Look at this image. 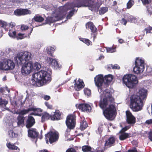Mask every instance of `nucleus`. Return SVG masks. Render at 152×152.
<instances>
[{"label":"nucleus","instance_id":"29","mask_svg":"<svg viewBox=\"0 0 152 152\" xmlns=\"http://www.w3.org/2000/svg\"><path fill=\"white\" fill-rule=\"evenodd\" d=\"M121 135L119 136V138L121 140H124L131 137L129 135L131 134L127 133H120Z\"/></svg>","mask_w":152,"mask_h":152},{"label":"nucleus","instance_id":"37","mask_svg":"<svg viewBox=\"0 0 152 152\" xmlns=\"http://www.w3.org/2000/svg\"><path fill=\"white\" fill-rule=\"evenodd\" d=\"M92 148L91 146L88 145H85L82 147V150L83 152L92 151Z\"/></svg>","mask_w":152,"mask_h":152},{"label":"nucleus","instance_id":"8","mask_svg":"<svg viewBox=\"0 0 152 152\" xmlns=\"http://www.w3.org/2000/svg\"><path fill=\"white\" fill-rule=\"evenodd\" d=\"M45 140L46 143H50L52 144L58 140L59 138V134L56 132L50 131L45 134Z\"/></svg>","mask_w":152,"mask_h":152},{"label":"nucleus","instance_id":"6","mask_svg":"<svg viewBox=\"0 0 152 152\" xmlns=\"http://www.w3.org/2000/svg\"><path fill=\"white\" fill-rule=\"evenodd\" d=\"M123 83L129 88H133L138 83L137 77L131 74L124 75L122 78Z\"/></svg>","mask_w":152,"mask_h":152},{"label":"nucleus","instance_id":"28","mask_svg":"<svg viewBox=\"0 0 152 152\" xmlns=\"http://www.w3.org/2000/svg\"><path fill=\"white\" fill-rule=\"evenodd\" d=\"M7 60L0 62V69L2 70H8L9 68L7 66Z\"/></svg>","mask_w":152,"mask_h":152},{"label":"nucleus","instance_id":"27","mask_svg":"<svg viewBox=\"0 0 152 152\" xmlns=\"http://www.w3.org/2000/svg\"><path fill=\"white\" fill-rule=\"evenodd\" d=\"M33 31V28H31L30 32L28 34V36L26 35L24 36V34H22L21 33H19L16 36V38L18 39H22L24 38L25 37H28V38H30V35L31 34V33H32Z\"/></svg>","mask_w":152,"mask_h":152},{"label":"nucleus","instance_id":"43","mask_svg":"<svg viewBox=\"0 0 152 152\" xmlns=\"http://www.w3.org/2000/svg\"><path fill=\"white\" fill-rule=\"evenodd\" d=\"M8 34L10 37L13 38L16 37L17 36L16 35V32L15 31H12L10 29L9 30L8 32Z\"/></svg>","mask_w":152,"mask_h":152},{"label":"nucleus","instance_id":"16","mask_svg":"<svg viewBox=\"0 0 152 152\" xmlns=\"http://www.w3.org/2000/svg\"><path fill=\"white\" fill-rule=\"evenodd\" d=\"M35 121L34 118L30 115H28L26 122V126L27 128H30L35 124Z\"/></svg>","mask_w":152,"mask_h":152},{"label":"nucleus","instance_id":"52","mask_svg":"<svg viewBox=\"0 0 152 152\" xmlns=\"http://www.w3.org/2000/svg\"><path fill=\"white\" fill-rule=\"evenodd\" d=\"M148 137L149 139L152 142V131H151L148 133Z\"/></svg>","mask_w":152,"mask_h":152},{"label":"nucleus","instance_id":"56","mask_svg":"<svg viewBox=\"0 0 152 152\" xmlns=\"http://www.w3.org/2000/svg\"><path fill=\"white\" fill-rule=\"evenodd\" d=\"M145 124L150 125L152 124V119L147 120L145 122Z\"/></svg>","mask_w":152,"mask_h":152},{"label":"nucleus","instance_id":"15","mask_svg":"<svg viewBox=\"0 0 152 152\" xmlns=\"http://www.w3.org/2000/svg\"><path fill=\"white\" fill-rule=\"evenodd\" d=\"M75 79L74 80L73 82L75 83L74 88L76 91H79L84 87L85 84L83 80L79 79L77 81Z\"/></svg>","mask_w":152,"mask_h":152},{"label":"nucleus","instance_id":"10","mask_svg":"<svg viewBox=\"0 0 152 152\" xmlns=\"http://www.w3.org/2000/svg\"><path fill=\"white\" fill-rule=\"evenodd\" d=\"M76 115L75 113L69 114L67 116L66 124L67 128L70 129H73L76 124Z\"/></svg>","mask_w":152,"mask_h":152},{"label":"nucleus","instance_id":"7","mask_svg":"<svg viewBox=\"0 0 152 152\" xmlns=\"http://www.w3.org/2000/svg\"><path fill=\"white\" fill-rule=\"evenodd\" d=\"M145 64L144 59L139 57L136 58L135 61V66L133 69L134 72L137 74L142 72L145 69Z\"/></svg>","mask_w":152,"mask_h":152},{"label":"nucleus","instance_id":"53","mask_svg":"<svg viewBox=\"0 0 152 152\" xmlns=\"http://www.w3.org/2000/svg\"><path fill=\"white\" fill-rule=\"evenodd\" d=\"M127 23V21L124 18H122L121 21V23L124 25H126Z\"/></svg>","mask_w":152,"mask_h":152},{"label":"nucleus","instance_id":"30","mask_svg":"<svg viewBox=\"0 0 152 152\" xmlns=\"http://www.w3.org/2000/svg\"><path fill=\"white\" fill-rule=\"evenodd\" d=\"M31 107L28 108L27 109H23L18 112L17 114H19V115H25L28 113L29 111H31Z\"/></svg>","mask_w":152,"mask_h":152},{"label":"nucleus","instance_id":"62","mask_svg":"<svg viewBox=\"0 0 152 152\" xmlns=\"http://www.w3.org/2000/svg\"><path fill=\"white\" fill-rule=\"evenodd\" d=\"M118 42L122 44L123 43L125 42L124 40L122 39H118Z\"/></svg>","mask_w":152,"mask_h":152},{"label":"nucleus","instance_id":"59","mask_svg":"<svg viewBox=\"0 0 152 152\" xmlns=\"http://www.w3.org/2000/svg\"><path fill=\"white\" fill-rule=\"evenodd\" d=\"M44 98L45 100H48L50 99V97L49 96L45 95L44 96Z\"/></svg>","mask_w":152,"mask_h":152},{"label":"nucleus","instance_id":"51","mask_svg":"<svg viewBox=\"0 0 152 152\" xmlns=\"http://www.w3.org/2000/svg\"><path fill=\"white\" fill-rule=\"evenodd\" d=\"M29 27L27 25H23L21 26L20 29L22 30H26L28 29Z\"/></svg>","mask_w":152,"mask_h":152},{"label":"nucleus","instance_id":"25","mask_svg":"<svg viewBox=\"0 0 152 152\" xmlns=\"http://www.w3.org/2000/svg\"><path fill=\"white\" fill-rule=\"evenodd\" d=\"M25 117L22 115H18L17 117V125L18 126L24 125Z\"/></svg>","mask_w":152,"mask_h":152},{"label":"nucleus","instance_id":"12","mask_svg":"<svg viewBox=\"0 0 152 152\" xmlns=\"http://www.w3.org/2000/svg\"><path fill=\"white\" fill-rule=\"evenodd\" d=\"M126 114L127 123L131 126H133L136 122L135 117L132 114L129 110L126 111Z\"/></svg>","mask_w":152,"mask_h":152},{"label":"nucleus","instance_id":"61","mask_svg":"<svg viewBox=\"0 0 152 152\" xmlns=\"http://www.w3.org/2000/svg\"><path fill=\"white\" fill-rule=\"evenodd\" d=\"M146 71L148 73L152 72V68L148 67L147 68Z\"/></svg>","mask_w":152,"mask_h":152},{"label":"nucleus","instance_id":"49","mask_svg":"<svg viewBox=\"0 0 152 152\" xmlns=\"http://www.w3.org/2000/svg\"><path fill=\"white\" fill-rule=\"evenodd\" d=\"M31 109L32 110L31 111H37L39 112H41L42 111L41 109L39 108H36L34 107H31Z\"/></svg>","mask_w":152,"mask_h":152},{"label":"nucleus","instance_id":"57","mask_svg":"<svg viewBox=\"0 0 152 152\" xmlns=\"http://www.w3.org/2000/svg\"><path fill=\"white\" fill-rule=\"evenodd\" d=\"M47 54H48L50 56H52V57H54L53 56V53H52L53 52L50 51L49 49L47 50Z\"/></svg>","mask_w":152,"mask_h":152},{"label":"nucleus","instance_id":"64","mask_svg":"<svg viewBox=\"0 0 152 152\" xmlns=\"http://www.w3.org/2000/svg\"><path fill=\"white\" fill-rule=\"evenodd\" d=\"M39 152H49L47 150L45 149L42 150L40 151Z\"/></svg>","mask_w":152,"mask_h":152},{"label":"nucleus","instance_id":"2","mask_svg":"<svg viewBox=\"0 0 152 152\" xmlns=\"http://www.w3.org/2000/svg\"><path fill=\"white\" fill-rule=\"evenodd\" d=\"M32 55L28 51L18 53L14 58V59L18 64L20 65L25 64L21 69V73L23 75H29L33 69V66L32 62L29 61L32 59Z\"/></svg>","mask_w":152,"mask_h":152},{"label":"nucleus","instance_id":"45","mask_svg":"<svg viewBox=\"0 0 152 152\" xmlns=\"http://www.w3.org/2000/svg\"><path fill=\"white\" fill-rule=\"evenodd\" d=\"M84 93L85 95L90 96L91 94V90L87 88H85L84 90Z\"/></svg>","mask_w":152,"mask_h":152},{"label":"nucleus","instance_id":"60","mask_svg":"<svg viewBox=\"0 0 152 152\" xmlns=\"http://www.w3.org/2000/svg\"><path fill=\"white\" fill-rule=\"evenodd\" d=\"M141 1L143 4H144L149 3L148 0H142Z\"/></svg>","mask_w":152,"mask_h":152},{"label":"nucleus","instance_id":"14","mask_svg":"<svg viewBox=\"0 0 152 152\" xmlns=\"http://www.w3.org/2000/svg\"><path fill=\"white\" fill-rule=\"evenodd\" d=\"M46 60L47 63L49 65H51L56 69L60 68L61 67V65L58 64V61L55 59L47 57Z\"/></svg>","mask_w":152,"mask_h":152},{"label":"nucleus","instance_id":"11","mask_svg":"<svg viewBox=\"0 0 152 152\" xmlns=\"http://www.w3.org/2000/svg\"><path fill=\"white\" fill-rule=\"evenodd\" d=\"M86 28L87 29H90L91 32V35L92 37H93V41H94L96 38L97 34V31L93 23L91 22H88L86 24Z\"/></svg>","mask_w":152,"mask_h":152},{"label":"nucleus","instance_id":"33","mask_svg":"<svg viewBox=\"0 0 152 152\" xmlns=\"http://www.w3.org/2000/svg\"><path fill=\"white\" fill-rule=\"evenodd\" d=\"M33 19H34L35 21L38 22H42L44 20V18L38 15H36Z\"/></svg>","mask_w":152,"mask_h":152},{"label":"nucleus","instance_id":"22","mask_svg":"<svg viewBox=\"0 0 152 152\" xmlns=\"http://www.w3.org/2000/svg\"><path fill=\"white\" fill-rule=\"evenodd\" d=\"M115 141V139L114 137H110L107 140L105 141L104 145L105 147L107 146L111 147L114 143Z\"/></svg>","mask_w":152,"mask_h":152},{"label":"nucleus","instance_id":"24","mask_svg":"<svg viewBox=\"0 0 152 152\" xmlns=\"http://www.w3.org/2000/svg\"><path fill=\"white\" fill-rule=\"evenodd\" d=\"M62 20V18L59 17L58 15L53 17H50L47 19L48 22L53 23L57 21Z\"/></svg>","mask_w":152,"mask_h":152},{"label":"nucleus","instance_id":"36","mask_svg":"<svg viewBox=\"0 0 152 152\" xmlns=\"http://www.w3.org/2000/svg\"><path fill=\"white\" fill-rule=\"evenodd\" d=\"M7 146L10 149L14 150L18 149L20 150V149L17 146H15L14 144H11L10 142L7 143Z\"/></svg>","mask_w":152,"mask_h":152},{"label":"nucleus","instance_id":"42","mask_svg":"<svg viewBox=\"0 0 152 152\" xmlns=\"http://www.w3.org/2000/svg\"><path fill=\"white\" fill-rule=\"evenodd\" d=\"M108 11V8L107 7H102L100 9L99 11V13L100 15L103 14Z\"/></svg>","mask_w":152,"mask_h":152},{"label":"nucleus","instance_id":"5","mask_svg":"<svg viewBox=\"0 0 152 152\" xmlns=\"http://www.w3.org/2000/svg\"><path fill=\"white\" fill-rule=\"evenodd\" d=\"M143 101L140 96L133 94L130 97V107L134 112L140 111L143 106Z\"/></svg>","mask_w":152,"mask_h":152},{"label":"nucleus","instance_id":"32","mask_svg":"<svg viewBox=\"0 0 152 152\" xmlns=\"http://www.w3.org/2000/svg\"><path fill=\"white\" fill-rule=\"evenodd\" d=\"M0 26L1 27L5 29V31L8 30V28H7L8 25L6 22L0 20Z\"/></svg>","mask_w":152,"mask_h":152},{"label":"nucleus","instance_id":"18","mask_svg":"<svg viewBox=\"0 0 152 152\" xmlns=\"http://www.w3.org/2000/svg\"><path fill=\"white\" fill-rule=\"evenodd\" d=\"M62 113L59 110H56L54 112V114L51 115V120L58 121L62 119L61 115Z\"/></svg>","mask_w":152,"mask_h":152},{"label":"nucleus","instance_id":"50","mask_svg":"<svg viewBox=\"0 0 152 152\" xmlns=\"http://www.w3.org/2000/svg\"><path fill=\"white\" fill-rule=\"evenodd\" d=\"M45 104L48 108L50 109H53V105L50 104L48 102H45Z\"/></svg>","mask_w":152,"mask_h":152},{"label":"nucleus","instance_id":"48","mask_svg":"<svg viewBox=\"0 0 152 152\" xmlns=\"http://www.w3.org/2000/svg\"><path fill=\"white\" fill-rule=\"evenodd\" d=\"M144 30L146 31V34L152 33V27L149 26L148 28H145Z\"/></svg>","mask_w":152,"mask_h":152},{"label":"nucleus","instance_id":"21","mask_svg":"<svg viewBox=\"0 0 152 152\" xmlns=\"http://www.w3.org/2000/svg\"><path fill=\"white\" fill-rule=\"evenodd\" d=\"M80 129L81 130H84L88 126V123L84 117H80Z\"/></svg>","mask_w":152,"mask_h":152},{"label":"nucleus","instance_id":"54","mask_svg":"<svg viewBox=\"0 0 152 152\" xmlns=\"http://www.w3.org/2000/svg\"><path fill=\"white\" fill-rule=\"evenodd\" d=\"M66 152H75V150L73 148H70L68 149Z\"/></svg>","mask_w":152,"mask_h":152},{"label":"nucleus","instance_id":"31","mask_svg":"<svg viewBox=\"0 0 152 152\" xmlns=\"http://www.w3.org/2000/svg\"><path fill=\"white\" fill-rule=\"evenodd\" d=\"M120 69L119 66L117 64H110L107 65V69L108 70H111V69Z\"/></svg>","mask_w":152,"mask_h":152},{"label":"nucleus","instance_id":"55","mask_svg":"<svg viewBox=\"0 0 152 152\" xmlns=\"http://www.w3.org/2000/svg\"><path fill=\"white\" fill-rule=\"evenodd\" d=\"M128 152H138L137 148H134L133 149H130L128 151Z\"/></svg>","mask_w":152,"mask_h":152},{"label":"nucleus","instance_id":"20","mask_svg":"<svg viewBox=\"0 0 152 152\" xmlns=\"http://www.w3.org/2000/svg\"><path fill=\"white\" fill-rule=\"evenodd\" d=\"M39 133L35 129H31L28 130V135L29 137L35 138L38 137Z\"/></svg>","mask_w":152,"mask_h":152},{"label":"nucleus","instance_id":"23","mask_svg":"<svg viewBox=\"0 0 152 152\" xmlns=\"http://www.w3.org/2000/svg\"><path fill=\"white\" fill-rule=\"evenodd\" d=\"M139 96H140L142 100L145 99L147 95V91L144 88H141L138 92Z\"/></svg>","mask_w":152,"mask_h":152},{"label":"nucleus","instance_id":"38","mask_svg":"<svg viewBox=\"0 0 152 152\" xmlns=\"http://www.w3.org/2000/svg\"><path fill=\"white\" fill-rule=\"evenodd\" d=\"M74 4H75V3L72 4V6L73 7V9L71 11H70L69 12L68 14L66 17V18L67 19H70L74 15V12L75 11L77 12V9L76 10H75V9H73V8L75 7H73V5Z\"/></svg>","mask_w":152,"mask_h":152},{"label":"nucleus","instance_id":"1","mask_svg":"<svg viewBox=\"0 0 152 152\" xmlns=\"http://www.w3.org/2000/svg\"><path fill=\"white\" fill-rule=\"evenodd\" d=\"M100 97V99L99 106L103 110L104 115L108 120L112 119L116 112L115 106L113 104H110L108 107L106 108L108 103L111 104L115 102V99L112 95L111 91L108 89H105L104 90V93H101Z\"/></svg>","mask_w":152,"mask_h":152},{"label":"nucleus","instance_id":"47","mask_svg":"<svg viewBox=\"0 0 152 152\" xmlns=\"http://www.w3.org/2000/svg\"><path fill=\"white\" fill-rule=\"evenodd\" d=\"M34 69H36L37 70H38L41 68V66L39 64L36 62L34 64Z\"/></svg>","mask_w":152,"mask_h":152},{"label":"nucleus","instance_id":"34","mask_svg":"<svg viewBox=\"0 0 152 152\" xmlns=\"http://www.w3.org/2000/svg\"><path fill=\"white\" fill-rule=\"evenodd\" d=\"M8 135L10 138H15L18 137V134L15 133L12 129L9 130L8 132Z\"/></svg>","mask_w":152,"mask_h":152},{"label":"nucleus","instance_id":"63","mask_svg":"<svg viewBox=\"0 0 152 152\" xmlns=\"http://www.w3.org/2000/svg\"><path fill=\"white\" fill-rule=\"evenodd\" d=\"M50 51L53 52L55 50V49L54 48L51 47L50 48V49H49Z\"/></svg>","mask_w":152,"mask_h":152},{"label":"nucleus","instance_id":"13","mask_svg":"<svg viewBox=\"0 0 152 152\" xmlns=\"http://www.w3.org/2000/svg\"><path fill=\"white\" fill-rule=\"evenodd\" d=\"M14 13V15L16 16H20L31 14V11L27 9L20 8L15 10Z\"/></svg>","mask_w":152,"mask_h":152},{"label":"nucleus","instance_id":"40","mask_svg":"<svg viewBox=\"0 0 152 152\" xmlns=\"http://www.w3.org/2000/svg\"><path fill=\"white\" fill-rule=\"evenodd\" d=\"M106 50L107 52L108 53H113L115 51L116 47L114 46L111 47L106 48Z\"/></svg>","mask_w":152,"mask_h":152},{"label":"nucleus","instance_id":"41","mask_svg":"<svg viewBox=\"0 0 152 152\" xmlns=\"http://www.w3.org/2000/svg\"><path fill=\"white\" fill-rule=\"evenodd\" d=\"M134 2L133 0H129L127 3L126 8L127 9H129L134 4Z\"/></svg>","mask_w":152,"mask_h":152},{"label":"nucleus","instance_id":"19","mask_svg":"<svg viewBox=\"0 0 152 152\" xmlns=\"http://www.w3.org/2000/svg\"><path fill=\"white\" fill-rule=\"evenodd\" d=\"M104 78V88H107L109 86V84L110 83L113 79V76L112 75H108L105 76Z\"/></svg>","mask_w":152,"mask_h":152},{"label":"nucleus","instance_id":"26","mask_svg":"<svg viewBox=\"0 0 152 152\" xmlns=\"http://www.w3.org/2000/svg\"><path fill=\"white\" fill-rule=\"evenodd\" d=\"M51 115H50L49 113L45 112L42 115L41 118V122L43 123L45 120L50 119L51 120Z\"/></svg>","mask_w":152,"mask_h":152},{"label":"nucleus","instance_id":"4","mask_svg":"<svg viewBox=\"0 0 152 152\" xmlns=\"http://www.w3.org/2000/svg\"><path fill=\"white\" fill-rule=\"evenodd\" d=\"M100 5L98 2L94 3L93 0H77L76 3L73 5V7H89V9L92 11L98 9Z\"/></svg>","mask_w":152,"mask_h":152},{"label":"nucleus","instance_id":"17","mask_svg":"<svg viewBox=\"0 0 152 152\" xmlns=\"http://www.w3.org/2000/svg\"><path fill=\"white\" fill-rule=\"evenodd\" d=\"M78 107L80 110L84 112H90L91 109V106L88 104H80Z\"/></svg>","mask_w":152,"mask_h":152},{"label":"nucleus","instance_id":"44","mask_svg":"<svg viewBox=\"0 0 152 152\" xmlns=\"http://www.w3.org/2000/svg\"><path fill=\"white\" fill-rule=\"evenodd\" d=\"M8 103L7 101L3 100L1 98L0 99V105L6 106Z\"/></svg>","mask_w":152,"mask_h":152},{"label":"nucleus","instance_id":"3","mask_svg":"<svg viewBox=\"0 0 152 152\" xmlns=\"http://www.w3.org/2000/svg\"><path fill=\"white\" fill-rule=\"evenodd\" d=\"M32 77V84L39 87L50 82L51 80L50 74L48 72L42 70L33 74Z\"/></svg>","mask_w":152,"mask_h":152},{"label":"nucleus","instance_id":"39","mask_svg":"<svg viewBox=\"0 0 152 152\" xmlns=\"http://www.w3.org/2000/svg\"><path fill=\"white\" fill-rule=\"evenodd\" d=\"M80 41H82L84 43L86 44L88 46L90 45H92V42L90 40L88 39L80 38Z\"/></svg>","mask_w":152,"mask_h":152},{"label":"nucleus","instance_id":"46","mask_svg":"<svg viewBox=\"0 0 152 152\" xmlns=\"http://www.w3.org/2000/svg\"><path fill=\"white\" fill-rule=\"evenodd\" d=\"M130 128V126H126L123 128L119 132V133H125V132L129 129Z\"/></svg>","mask_w":152,"mask_h":152},{"label":"nucleus","instance_id":"58","mask_svg":"<svg viewBox=\"0 0 152 152\" xmlns=\"http://www.w3.org/2000/svg\"><path fill=\"white\" fill-rule=\"evenodd\" d=\"M15 23L13 22H11L9 24V27H11V28L15 27Z\"/></svg>","mask_w":152,"mask_h":152},{"label":"nucleus","instance_id":"35","mask_svg":"<svg viewBox=\"0 0 152 152\" xmlns=\"http://www.w3.org/2000/svg\"><path fill=\"white\" fill-rule=\"evenodd\" d=\"M7 60V66L9 68V70L13 69L15 66V64L13 62L10 60L8 59Z\"/></svg>","mask_w":152,"mask_h":152},{"label":"nucleus","instance_id":"9","mask_svg":"<svg viewBox=\"0 0 152 152\" xmlns=\"http://www.w3.org/2000/svg\"><path fill=\"white\" fill-rule=\"evenodd\" d=\"M94 81L96 86L98 87V91L100 93H104V79L103 75H99L94 78Z\"/></svg>","mask_w":152,"mask_h":152}]
</instances>
